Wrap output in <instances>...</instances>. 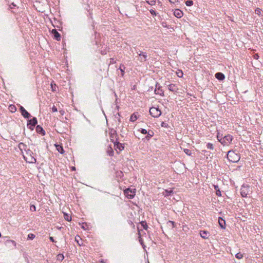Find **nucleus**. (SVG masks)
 I'll return each mask as SVG.
<instances>
[{"instance_id": "obj_1", "label": "nucleus", "mask_w": 263, "mask_h": 263, "mask_svg": "<svg viewBox=\"0 0 263 263\" xmlns=\"http://www.w3.org/2000/svg\"><path fill=\"white\" fill-rule=\"evenodd\" d=\"M23 157L27 162L34 163L36 162V159L34 158L33 153L29 149H27L25 153L23 154Z\"/></svg>"}, {"instance_id": "obj_2", "label": "nucleus", "mask_w": 263, "mask_h": 263, "mask_svg": "<svg viewBox=\"0 0 263 263\" xmlns=\"http://www.w3.org/2000/svg\"><path fill=\"white\" fill-rule=\"evenodd\" d=\"M228 159L232 162H237L240 159V156L239 154L236 153L233 151H229L227 154Z\"/></svg>"}, {"instance_id": "obj_3", "label": "nucleus", "mask_w": 263, "mask_h": 263, "mask_svg": "<svg viewBox=\"0 0 263 263\" xmlns=\"http://www.w3.org/2000/svg\"><path fill=\"white\" fill-rule=\"evenodd\" d=\"M233 140V137L230 135H228L219 139V141L224 145H228L231 143Z\"/></svg>"}, {"instance_id": "obj_4", "label": "nucleus", "mask_w": 263, "mask_h": 263, "mask_svg": "<svg viewBox=\"0 0 263 263\" xmlns=\"http://www.w3.org/2000/svg\"><path fill=\"white\" fill-rule=\"evenodd\" d=\"M240 194L242 197H247L252 192L251 189L248 186H242L241 188Z\"/></svg>"}, {"instance_id": "obj_5", "label": "nucleus", "mask_w": 263, "mask_h": 263, "mask_svg": "<svg viewBox=\"0 0 263 263\" xmlns=\"http://www.w3.org/2000/svg\"><path fill=\"white\" fill-rule=\"evenodd\" d=\"M149 113L153 117L158 118L161 115V111L158 108L152 107L149 109Z\"/></svg>"}, {"instance_id": "obj_6", "label": "nucleus", "mask_w": 263, "mask_h": 263, "mask_svg": "<svg viewBox=\"0 0 263 263\" xmlns=\"http://www.w3.org/2000/svg\"><path fill=\"white\" fill-rule=\"evenodd\" d=\"M124 193L126 197H134L136 189L135 188H128L124 190Z\"/></svg>"}, {"instance_id": "obj_7", "label": "nucleus", "mask_w": 263, "mask_h": 263, "mask_svg": "<svg viewBox=\"0 0 263 263\" xmlns=\"http://www.w3.org/2000/svg\"><path fill=\"white\" fill-rule=\"evenodd\" d=\"M37 124V119L36 118L34 117L32 119H30L28 121V123L27 124V126L31 130L33 129V127Z\"/></svg>"}, {"instance_id": "obj_8", "label": "nucleus", "mask_w": 263, "mask_h": 263, "mask_svg": "<svg viewBox=\"0 0 263 263\" xmlns=\"http://www.w3.org/2000/svg\"><path fill=\"white\" fill-rule=\"evenodd\" d=\"M155 93L156 95H159L161 96H164V91L161 89V86L158 84V83H156V88L155 89Z\"/></svg>"}, {"instance_id": "obj_9", "label": "nucleus", "mask_w": 263, "mask_h": 263, "mask_svg": "<svg viewBox=\"0 0 263 263\" xmlns=\"http://www.w3.org/2000/svg\"><path fill=\"white\" fill-rule=\"evenodd\" d=\"M139 54V58L138 60L141 62H144L147 60V54L146 52H140V53H138Z\"/></svg>"}, {"instance_id": "obj_10", "label": "nucleus", "mask_w": 263, "mask_h": 263, "mask_svg": "<svg viewBox=\"0 0 263 263\" xmlns=\"http://www.w3.org/2000/svg\"><path fill=\"white\" fill-rule=\"evenodd\" d=\"M20 111L21 112L22 115L25 118H28L31 116L29 113L27 111L25 110V109L22 106H20Z\"/></svg>"}, {"instance_id": "obj_11", "label": "nucleus", "mask_w": 263, "mask_h": 263, "mask_svg": "<svg viewBox=\"0 0 263 263\" xmlns=\"http://www.w3.org/2000/svg\"><path fill=\"white\" fill-rule=\"evenodd\" d=\"M52 34L53 35L54 39L57 41L61 40V35L60 33L57 31L56 29H53L51 31Z\"/></svg>"}, {"instance_id": "obj_12", "label": "nucleus", "mask_w": 263, "mask_h": 263, "mask_svg": "<svg viewBox=\"0 0 263 263\" xmlns=\"http://www.w3.org/2000/svg\"><path fill=\"white\" fill-rule=\"evenodd\" d=\"M168 89L174 92H178V88L176 85V84H171L168 85Z\"/></svg>"}, {"instance_id": "obj_13", "label": "nucleus", "mask_w": 263, "mask_h": 263, "mask_svg": "<svg viewBox=\"0 0 263 263\" xmlns=\"http://www.w3.org/2000/svg\"><path fill=\"white\" fill-rule=\"evenodd\" d=\"M200 235L202 238L207 239L209 236V233L206 231H200Z\"/></svg>"}, {"instance_id": "obj_14", "label": "nucleus", "mask_w": 263, "mask_h": 263, "mask_svg": "<svg viewBox=\"0 0 263 263\" xmlns=\"http://www.w3.org/2000/svg\"><path fill=\"white\" fill-rule=\"evenodd\" d=\"M114 144H115V146L119 149L120 151H122L124 149V146L123 145V144H121L120 143H119V142H114Z\"/></svg>"}, {"instance_id": "obj_15", "label": "nucleus", "mask_w": 263, "mask_h": 263, "mask_svg": "<svg viewBox=\"0 0 263 263\" xmlns=\"http://www.w3.org/2000/svg\"><path fill=\"white\" fill-rule=\"evenodd\" d=\"M174 14L176 17L180 18L183 15V12L179 9H176L174 12Z\"/></svg>"}, {"instance_id": "obj_16", "label": "nucleus", "mask_w": 263, "mask_h": 263, "mask_svg": "<svg viewBox=\"0 0 263 263\" xmlns=\"http://www.w3.org/2000/svg\"><path fill=\"white\" fill-rule=\"evenodd\" d=\"M5 244L9 246H13L14 247L16 246V243L14 240H7L5 241Z\"/></svg>"}, {"instance_id": "obj_17", "label": "nucleus", "mask_w": 263, "mask_h": 263, "mask_svg": "<svg viewBox=\"0 0 263 263\" xmlns=\"http://www.w3.org/2000/svg\"><path fill=\"white\" fill-rule=\"evenodd\" d=\"M215 77L219 80H223L225 78L224 75L221 72H217L215 74Z\"/></svg>"}, {"instance_id": "obj_18", "label": "nucleus", "mask_w": 263, "mask_h": 263, "mask_svg": "<svg viewBox=\"0 0 263 263\" xmlns=\"http://www.w3.org/2000/svg\"><path fill=\"white\" fill-rule=\"evenodd\" d=\"M218 223H219L220 227L222 229H225L226 222L224 219L219 217V220H218Z\"/></svg>"}, {"instance_id": "obj_19", "label": "nucleus", "mask_w": 263, "mask_h": 263, "mask_svg": "<svg viewBox=\"0 0 263 263\" xmlns=\"http://www.w3.org/2000/svg\"><path fill=\"white\" fill-rule=\"evenodd\" d=\"M106 153L110 156H112L114 154V151L111 146L107 147Z\"/></svg>"}, {"instance_id": "obj_20", "label": "nucleus", "mask_w": 263, "mask_h": 263, "mask_svg": "<svg viewBox=\"0 0 263 263\" xmlns=\"http://www.w3.org/2000/svg\"><path fill=\"white\" fill-rule=\"evenodd\" d=\"M36 132L38 133L42 134L43 135H45V131L40 125H37L36 127Z\"/></svg>"}, {"instance_id": "obj_21", "label": "nucleus", "mask_w": 263, "mask_h": 263, "mask_svg": "<svg viewBox=\"0 0 263 263\" xmlns=\"http://www.w3.org/2000/svg\"><path fill=\"white\" fill-rule=\"evenodd\" d=\"M55 146L56 147L57 150L59 153H60L62 154H64V149L63 148V147L61 145H59V144H55Z\"/></svg>"}, {"instance_id": "obj_22", "label": "nucleus", "mask_w": 263, "mask_h": 263, "mask_svg": "<svg viewBox=\"0 0 263 263\" xmlns=\"http://www.w3.org/2000/svg\"><path fill=\"white\" fill-rule=\"evenodd\" d=\"M18 147L22 151H23V149H24L25 151L26 150H27V146L23 143H20L18 145Z\"/></svg>"}, {"instance_id": "obj_23", "label": "nucleus", "mask_w": 263, "mask_h": 263, "mask_svg": "<svg viewBox=\"0 0 263 263\" xmlns=\"http://www.w3.org/2000/svg\"><path fill=\"white\" fill-rule=\"evenodd\" d=\"M137 119V116L135 113L132 114L130 118V121L131 122H134Z\"/></svg>"}, {"instance_id": "obj_24", "label": "nucleus", "mask_w": 263, "mask_h": 263, "mask_svg": "<svg viewBox=\"0 0 263 263\" xmlns=\"http://www.w3.org/2000/svg\"><path fill=\"white\" fill-rule=\"evenodd\" d=\"M125 67L123 65V64H121L120 65V68H119V70L121 71V74H122V76H124V70H125Z\"/></svg>"}, {"instance_id": "obj_25", "label": "nucleus", "mask_w": 263, "mask_h": 263, "mask_svg": "<svg viewBox=\"0 0 263 263\" xmlns=\"http://www.w3.org/2000/svg\"><path fill=\"white\" fill-rule=\"evenodd\" d=\"M64 219L68 221H71V217L70 216H69L68 214H66V213H64Z\"/></svg>"}, {"instance_id": "obj_26", "label": "nucleus", "mask_w": 263, "mask_h": 263, "mask_svg": "<svg viewBox=\"0 0 263 263\" xmlns=\"http://www.w3.org/2000/svg\"><path fill=\"white\" fill-rule=\"evenodd\" d=\"M255 13H256V14H257V15H262V14H261V13H262V11L261 9H259V8H256V9H255Z\"/></svg>"}, {"instance_id": "obj_27", "label": "nucleus", "mask_w": 263, "mask_h": 263, "mask_svg": "<svg viewBox=\"0 0 263 263\" xmlns=\"http://www.w3.org/2000/svg\"><path fill=\"white\" fill-rule=\"evenodd\" d=\"M173 192L172 190H171L170 192H168L167 191L165 190L164 192H163V194L165 196H168L171 195V193Z\"/></svg>"}, {"instance_id": "obj_28", "label": "nucleus", "mask_w": 263, "mask_h": 263, "mask_svg": "<svg viewBox=\"0 0 263 263\" xmlns=\"http://www.w3.org/2000/svg\"><path fill=\"white\" fill-rule=\"evenodd\" d=\"M64 258V256L62 254H59L57 255V260L62 261Z\"/></svg>"}, {"instance_id": "obj_29", "label": "nucleus", "mask_w": 263, "mask_h": 263, "mask_svg": "<svg viewBox=\"0 0 263 263\" xmlns=\"http://www.w3.org/2000/svg\"><path fill=\"white\" fill-rule=\"evenodd\" d=\"M116 132L114 131V132L113 133H111L110 134V140L111 141L114 142V137H116Z\"/></svg>"}, {"instance_id": "obj_30", "label": "nucleus", "mask_w": 263, "mask_h": 263, "mask_svg": "<svg viewBox=\"0 0 263 263\" xmlns=\"http://www.w3.org/2000/svg\"><path fill=\"white\" fill-rule=\"evenodd\" d=\"M243 254L242 253H241L240 252H239V253H237L236 255H235V257L237 258V259H241L243 257Z\"/></svg>"}, {"instance_id": "obj_31", "label": "nucleus", "mask_w": 263, "mask_h": 263, "mask_svg": "<svg viewBox=\"0 0 263 263\" xmlns=\"http://www.w3.org/2000/svg\"><path fill=\"white\" fill-rule=\"evenodd\" d=\"M146 1L148 4L151 5H155L156 3V0H146Z\"/></svg>"}, {"instance_id": "obj_32", "label": "nucleus", "mask_w": 263, "mask_h": 263, "mask_svg": "<svg viewBox=\"0 0 263 263\" xmlns=\"http://www.w3.org/2000/svg\"><path fill=\"white\" fill-rule=\"evenodd\" d=\"M184 152L189 156H191L192 154L191 151L187 148L184 149Z\"/></svg>"}, {"instance_id": "obj_33", "label": "nucleus", "mask_w": 263, "mask_h": 263, "mask_svg": "<svg viewBox=\"0 0 263 263\" xmlns=\"http://www.w3.org/2000/svg\"><path fill=\"white\" fill-rule=\"evenodd\" d=\"M35 238V235L32 233H30L28 235V239H33Z\"/></svg>"}, {"instance_id": "obj_34", "label": "nucleus", "mask_w": 263, "mask_h": 263, "mask_svg": "<svg viewBox=\"0 0 263 263\" xmlns=\"http://www.w3.org/2000/svg\"><path fill=\"white\" fill-rule=\"evenodd\" d=\"M185 4L187 6H191L193 5V2L192 1H187L185 2Z\"/></svg>"}, {"instance_id": "obj_35", "label": "nucleus", "mask_w": 263, "mask_h": 263, "mask_svg": "<svg viewBox=\"0 0 263 263\" xmlns=\"http://www.w3.org/2000/svg\"><path fill=\"white\" fill-rule=\"evenodd\" d=\"M141 225L142 226L143 229H144L145 230H146L147 229V228H148L147 225L145 221H142L141 222Z\"/></svg>"}, {"instance_id": "obj_36", "label": "nucleus", "mask_w": 263, "mask_h": 263, "mask_svg": "<svg viewBox=\"0 0 263 263\" xmlns=\"http://www.w3.org/2000/svg\"><path fill=\"white\" fill-rule=\"evenodd\" d=\"M9 109L11 112H14L16 110V107L14 105H10L9 106Z\"/></svg>"}, {"instance_id": "obj_37", "label": "nucleus", "mask_w": 263, "mask_h": 263, "mask_svg": "<svg viewBox=\"0 0 263 263\" xmlns=\"http://www.w3.org/2000/svg\"><path fill=\"white\" fill-rule=\"evenodd\" d=\"M206 146H207V148H209V149H213L214 148V146H213V144H212L211 143H208Z\"/></svg>"}, {"instance_id": "obj_38", "label": "nucleus", "mask_w": 263, "mask_h": 263, "mask_svg": "<svg viewBox=\"0 0 263 263\" xmlns=\"http://www.w3.org/2000/svg\"><path fill=\"white\" fill-rule=\"evenodd\" d=\"M51 89H52V90L53 91H56V85L55 84H53L52 83L51 84Z\"/></svg>"}, {"instance_id": "obj_39", "label": "nucleus", "mask_w": 263, "mask_h": 263, "mask_svg": "<svg viewBox=\"0 0 263 263\" xmlns=\"http://www.w3.org/2000/svg\"><path fill=\"white\" fill-rule=\"evenodd\" d=\"M215 192H216V194L217 196H221V192L220 191L219 189H218L216 191H215Z\"/></svg>"}, {"instance_id": "obj_40", "label": "nucleus", "mask_w": 263, "mask_h": 263, "mask_svg": "<svg viewBox=\"0 0 263 263\" xmlns=\"http://www.w3.org/2000/svg\"><path fill=\"white\" fill-rule=\"evenodd\" d=\"M30 210L31 211H35L36 210V208L35 206L34 205H31L30 207Z\"/></svg>"}, {"instance_id": "obj_41", "label": "nucleus", "mask_w": 263, "mask_h": 263, "mask_svg": "<svg viewBox=\"0 0 263 263\" xmlns=\"http://www.w3.org/2000/svg\"><path fill=\"white\" fill-rule=\"evenodd\" d=\"M79 239L81 240V238L80 237V236H77L76 237H75V240L76 241H77V242H78V243L80 245V243H79Z\"/></svg>"}, {"instance_id": "obj_42", "label": "nucleus", "mask_w": 263, "mask_h": 263, "mask_svg": "<svg viewBox=\"0 0 263 263\" xmlns=\"http://www.w3.org/2000/svg\"><path fill=\"white\" fill-rule=\"evenodd\" d=\"M177 76L180 78H181L183 76V72L181 71H179V72H177Z\"/></svg>"}, {"instance_id": "obj_43", "label": "nucleus", "mask_w": 263, "mask_h": 263, "mask_svg": "<svg viewBox=\"0 0 263 263\" xmlns=\"http://www.w3.org/2000/svg\"><path fill=\"white\" fill-rule=\"evenodd\" d=\"M140 132L143 134H146L147 133L146 129L143 128L141 129Z\"/></svg>"}, {"instance_id": "obj_44", "label": "nucleus", "mask_w": 263, "mask_h": 263, "mask_svg": "<svg viewBox=\"0 0 263 263\" xmlns=\"http://www.w3.org/2000/svg\"><path fill=\"white\" fill-rule=\"evenodd\" d=\"M150 13L153 15H156V13L154 10L151 9L150 10Z\"/></svg>"}, {"instance_id": "obj_45", "label": "nucleus", "mask_w": 263, "mask_h": 263, "mask_svg": "<svg viewBox=\"0 0 263 263\" xmlns=\"http://www.w3.org/2000/svg\"><path fill=\"white\" fill-rule=\"evenodd\" d=\"M116 63V61L114 60L113 58H111L110 59V64H114Z\"/></svg>"}, {"instance_id": "obj_46", "label": "nucleus", "mask_w": 263, "mask_h": 263, "mask_svg": "<svg viewBox=\"0 0 263 263\" xmlns=\"http://www.w3.org/2000/svg\"><path fill=\"white\" fill-rule=\"evenodd\" d=\"M52 110L53 112H57L58 111V109L55 106H53L52 108Z\"/></svg>"}, {"instance_id": "obj_47", "label": "nucleus", "mask_w": 263, "mask_h": 263, "mask_svg": "<svg viewBox=\"0 0 263 263\" xmlns=\"http://www.w3.org/2000/svg\"><path fill=\"white\" fill-rule=\"evenodd\" d=\"M217 139L219 140V139H220V138H223L222 135H220V134L218 133L217 136Z\"/></svg>"}, {"instance_id": "obj_48", "label": "nucleus", "mask_w": 263, "mask_h": 263, "mask_svg": "<svg viewBox=\"0 0 263 263\" xmlns=\"http://www.w3.org/2000/svg\"><path fill=\"white\" fill-rule=\"evenodd\" d=\"M213 186L214 187L215 191H216L218 189H219L218 185H213Z\"/></svg>"}, {"instance_id": "obj_49", "label": "nucleus", "mask_w": 263, "mask_h": 263, "mask_svg": "<svg viewBox=\"0 0 263 263\" xmlns=\"http://www.w3.org/2000/svg\"><path fill=\"white\" fill-rule=\"evenodd\" d=\"M170 3L174 4L175 3L178 2V0H168Z\"/></svg>"}, {"instance_id": "obj_50", "label": "nucleus", "mask_w": 263, "mask_h": 263, "mask_svg": "<svg viewBox=\"0 0 263 263\" xmlns=\"http://www.w3.org/2000/svg\"><path fill=\"white\" fill-rule=\"evenodd\" d=\"M59 112H60V113L61 114V115L62 116L64 115V114H65V111L64 110H60Z\"/></svg>"}, {"instance_id": "obj_51", "label": "nucleus", "mask_w": 263, "mask_h": 263, "mask_svg": "<svg viewBox=\"0 0 263 263\" xmlns=\"http://www.w3.org/2000/svg\"><path fill=\"white\" fill-rule=\"evenodd\" d=\"M49 239L50 240L52 241V242H54V240L53 239V237H49Z\"/></svg>"}, {"instance_id": "obj_52", "label": "nucleus", "mask_w": 263, "mask_h": 263, "mask_svg": "<svg viewBox=\"0 0 263 263\" xmlns=\"http://www.w3.org/2000/svg\"><path fill=\"white\" fill-rule=\"evenodd\" d=\"M153 136V134H151L149 132L148 133L147 137L150 138Z\"/></svg>"}, {"instance_id": "obj_53", "label": "nucleus", "mask_w": 263, "mask_h": 263, "mask_svg": "<svg viewBox=\"0 0 263 263\" xmlns=\"http://www.w3.org/2000/svg\"><path fill=\"white\" fill-rule=\"evenodd\" d=\"M259 56L257 54H255L254 55V58L256 59H257L258 58Z\"/></svg>"}, {"instance_id": "obj_54", "label": "nucleus", "mask_w": 263, "mask_h": 263, "mask_svg": "<svg viewBox=\"0 0 263 263\" xmlns=\"http://www.w3.org/2000/svg\"><path fill=\"white\" fill-rule=\"evenodd\" d=\"M170 222L172 224L173 227H174V222L172 221H170Z\"/></svg>"}, {"instance_id": "obj_55", "label": "nucleus", "mask_w": 263, "mask_h": 263, "mask_svg": "<svg viewBox=\"0 0 263 263\" xmlns=\"http://www.w3.org/2000/svg\"><path fill=\"white\" fill-rule=\"evenodd\" d=\"M82 228L84 230H86V229L85 228L84 226V223L83 224V225L82 226Z\"/></svg>"}, {"instance_id": "obj_56", "label": "nucleus", "mask_w": 263, "mask_h": 263, "mask_svg": "<svg viewBox=\"0 0 263 263\" xmlns=\"http://www.w3.org/2000/svg\"><path fill=\"white\" fill-rule=\"evenodd\" d=\"M72 170H75V167H73L72 168Z\"/></svg>"}, {"instance_id": "obj_57", "label": "nucleus", "mask_w": 263, "mask_h": 263, "mask_svg": "<svg viewBox=\"0 0 263 263\" xmlns=\"http://www.w3.org/2000/svg\"><path fill=\"white\" fill-rule=\"evenodd\" d=\"M163 125H164V124H163V123H162V126H163Z\"/></svg>"}, {"instance_id": "obj_58", "label": "nucleus", "mask_w": 263, "mask_h": 263, "mask_svg": "<svg viewBox=\"0 0 263 263\" xmlns=\"http://www.w3.org/2000/svg\"><path fill=\"white\" fill-rule=\"evenodd\" d=\"M163 125H164V124H163V123H162V126H163Z\"/></svg>"}]
</instances>
